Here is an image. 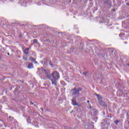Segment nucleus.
<instances>
[{
	"label": "nucleus",
	"instance_id": "obj_1",
	"mask_svg": "<svg viewBox=\"0 0 129 129\" xmlns=\"http://www.w3.org/2000/svg\"><path fill=\"white\" fill-rule=\"evenodd\" d=\"M47 78L51 80L52 85H54L55 86H57V84L58 83V79L60 78V76L59 75V73L57 72H53L51 75L47 76Z\"/></svg>",
	"mask_w": 129,
	"mask_h": 129
},
{
	"label": "nucleus",
	"instance_id": "obj_2",
	"mask_svg": "<svg viewBox=\"0 0 129 129\" xmlns=\"http://www.w3.org/2000/svg\"><path fill=\"white\" fill-rule=\"evenodd\" d=\"M79 91H82V88H79L76 90V88H74L71 90V93H72V95H78L79 96Z\"/></svg>",
	"mask_w": 129,
	"mask_h": 129
},
{
	"label": "nucleus",
	"instance_id": "obj_3",
	"mask_svg": "<svg viewBox=\"0 0 129 129\" xmlns=\"http://www.w3.org/2000/svg\"><path fill=\"white\" fill-rule=\"evenodd\" d=\"M99 104L100 105H102V106H103L104 107H107V105L105 103V102H103V101H101L99 103Z\"/></svg>",
	"mask_w": 129,
	"mask_h": 129
},
{
	"label": "nucleus",
	"instance_id": "obj_4",
	"mask_svg": "<svg viewBox=\"0 0 129 129\" xmlns=\"http://www.w3.org/2000/svg\"><path fill=\"white\" fill-rule=\"evenodd\" d=\"M73 105H79L77 102H76V99L75 98H73L72 100Z\"/></svg>",
	"mask_w": 129,
	"mask_h": 129
},
{
	"label": "nucleus",
	"instance_id": "obj_5",
	"mask_svg": "<svg viewBox=\"0 0 129 129\" xmlns=\"http://www.w3.org/2000/svg\"><path fill=\"white\" fill-rule=\"evenodd\" d=\"M95 94L97 96V99L99 101V103L101 102V101H102V97H101V96H100L99 95L97 94Z\"/></svg>",
	"mask_w": 129,
	"mask_h": 129
},
{
	"label": "nucleus",
	"instance_id": "obj_6",
	"mask_svg": "<svg viewBox=\"0 0 129 129\" xmlns=\"http://www.w3.org/2000/svg\"><path fill=\"white\" fill-rule=\"evenodd\" d=\"M29 50H30V48H27L25 49L24 50V54H26V55H28V54H29Z\"/></svg>",
	"mask_w": 129,
	"mask_h": 129
},
{
	"label": "nucleus",
	"instance_id": "obj_7",
	"mask_svg": "<svg viewBox=\"0 0 129 129\" xmlns=\"http://www.w3.org/2000/svg\"><path fill=\"white\" fill-rule=\"evenodd\" d=\"M34 66H33V63H29L28 66V69H32V68H33Z\"/></svg>",
	"mask_w": 129,
	"mask_h": 129
},
{
	"label": "nucleus",
	"instance_id": "obj_8",
	"mask_svg": "<svg viewBox=\"0 0 129 129\" xmlns=\"http://www.w3.org/2000/svg\"><path fill=\"white\" fill-rule=\"evenodd\" d=\"M127 120H129V111L126 113Z\"/></svg>",
	"mask_w": 129,
	"mask_h": 129
},
{
	"label": "nucleus",
	"instance_id": "obj_9",
	"mask_svg": "<svg viewBox=\"0 0 129 129\" xmlns=\"http://www.w3.org/2000/svg\"><path fill=\"white\" fill-rule=\"evenodd\" d=\"M29 60H31L32 61H36V59H35L33 57H30L29 58Z\"/></svg>",
	"mask_w": 129,
	"mask_h": 129
},
{
	"label": "nucleus",
	"instance_id": "obj_10",
	"mask_svg": "<svg viewBox=\"0 0 129 129\" xmlns=\"http://www.w3.org/2000/svg\"><path fill=\"white\" fill-rule=\"evenodd\" d=\"M114 123H115V124H117V123H118V122H119V120H115L114 121Z\"/></svg>",
	"mask_w": 129,
	"mask_h": 129
},
{
	"label": "nucleus",
	"instance_id": "obj_11",
	"mask_svg": "<svg viewBox=\"0 0 129 129\" xmlns=\"http://www.w3.org/2000/svg\"><path fill=\"white\" fill-rule=\"evenodd\" d=\"M23 59L25 60V61H27L28 60V57L24 56Z\"/></svg>",
	"mask_w": 129,
	"mask_h": 129
},
{
	"label": "nucleus",
	"instance_id": "obj_12",
	"mask_svg": "<svg viewBox=\"0 0 129 129\" xmlns=\"http://www.w3.org/2000/svg\"><path fill=\"white\" fill-rule=\"evenodd\" d=\"M33 43H35L36 44H37V43H38V40L37 39H34L33 40Z\"/></svg>",
	"mask_w": 129,
	"mask_h": 129
},
{
	"label": "nucleus",
	"instance_id": "obj_13",
	"mask_svg": "<svg viewBox=\"0 0 129 129\" xmlns=\"http://www.w3.org/2000/svg\"><path fill=\"white\" fill-rule=\"evenodd\" d=\"M83 75H84V76H86V75L87 74H88V72H85L83 73Z\"/></svg>",
	"mask_w": 129,
	"mask_h": 129
},
{
	"label": "nucleus",
	"instance_id": "obj_14",
	"mask_svg": "<svg viewBox=\"0 0 129 129\" xmlns=\"http://www.w3.org/2000/svg\"><path fill=\"white\" fill-rule=\"evenodd\" d=\"M40 71H42V72H46V70H43V69H40Z\"/></svg>",
	"mask_w": 129,
	"mask_h": 129
},
{
	"label": "nucleus",
	"instance_id": "obj_15",
	"mask_svg": "<svg viewBox=\"0 0 129 129\" xmlns=\"http://www.w3.org/2000/svg\"><path fill=\"white\" fill-rule=\"evenodd\" d=\"M41 110H42V111H44V109L43 108H41Z\"/></svg>",
	"mask_w": 129,
	"mask_h": 129
},
{
	"label": "nucleus",
	"instance_id": "obj_16",
	"mask_svg": "<svg viewBox=\"0 0 129 129\" xmlns=\"http://www.w3.org/2000/svg\"><path fill=\"white\" fill-rule=\"evenodd\" d=\"M34 62L35 64H37L38 63L37 61H36V60L34 61Z\"/></svg>",
	"mask_w": 129,
	"mask_h": 129
},
{
	"label": "nucleus",
	"instance_id": "obj_17",
	"mask_svg": "<svg viewBox=\"0 0 129 129\" xmlns=\"http://www.w3.org/2000/svg\"><path fill=\"white\" fill-rule=\"evenodd\" d=\"M126 6H129V4L128 3H126Z\"/></svg>",
	"mask_w": 129,
	"mask_h": 129
},
{
	"label": "nucleus",
	"instance_id": "obj_18",
	"mask_svg": "<svg viewBox=\"0 0 129 129\" xmlns=\"http://www.w3.org/2000/svg\"><path fill=\"white\" fill-rule=\"evenodd\" d=\"M31 104H34V103L31 102Z\"/></svg>",
	"mask_w": 129,
	"mask_h": 129
},
{
	"label": "nucleus",
	"instance_id": "obj_19",
	"mask_svg": "<svg viewBox=\"0 0 129 129\" xmlns=\"http://www.w3.org/2000/svg\"><path fill=\"white\" fill-rule=\"evenodd\" d=\"M87 103H89V101H87Z\"/></svg>",
	"mask_w": 129,
	"mask_h": 129
},
{
	"label": "nucleus",
	"instance_id": "obj_20",
	"mask_svg": "<svg viewBox=\"0 0 129 129\" xmlns=\"http://www.w3.org/2000/svg\"><path fill=\"white\" fill-rule=\"evenodd\" d=\"M8 55H10V53H8Z\"/></svg>",
	"mask_w": 129,
	"mask_h": 129
},
{
	"label": "nucleus",
	"instance_id": "obj_21",
	"mask_svg": "<svg viewBox=\"0 0 129 129\" xmlns=\"http://www.w3.org/2000/svg\"><path fill=\"white\" fill-rule=\"evenodd\" d=\"M113 11H114V9H113Z\"/></svg>",
	"mask_w": 129,
	"mask_h": 129
}]
</instances>
